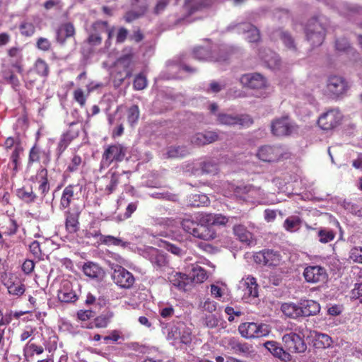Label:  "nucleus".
<instances>
[{
	"instance_id": "nucleus-1",
	"label": "nucleus",
	"mask_w": 362,
	"mask_h": 362,
	"mask_svg": "<svg viewBox=\"0 0 362 362\" xmlns=\"http://www.w3.org/2000/svg\"><path fill=\"white\" fill-rule=\"evenodd\" d=\"M204 219V213L188 214L182 218L181 226L185 232L195 238L204 240H213L216 238V231L206 228Z\"/></svg>"
},
{
	"instance_id": "nucleus-2",
	"label": "nucleus",
	"mask_w": 362,
	"mask_h": 362,
	"mask_svg": "<svg viewBox=\"0 0 362 362\" xmlns=\"http://www.w3.org/2000/svg\"><path fill=\"white\" fill-rule=\"evenodd\" d=\"M227 45H211L196 47L193 49V57L199 61L221 62L227 59L229 54Z\"/></svg>"
},
{
	"instance_id": "nucleus-3",
	"label": "nucleus",
	"mask_w": 362,
	"mask_h": 362,
	"mask_svg": "<svg viewBox=\"0 0 362 362\" xmlns=\"http://www.w3.org/2000/svg\"><path fill=\"white\" fill-rule=\"evenodd\" d=\"M305 33L307 40L313 47L320 45L325 38V28L322 25V18H313L308 21Z\"/></svg>"
},
{
	"instance_id": "nucleus-4",
	"label": "nucleus",
	"mask_w": 362,
	"mask_h": 362,
	"mask_svg": "<svg viewBox=\"0 0 362 362\" xmlns=\"http://www.w3.org/2000/svg\"><path fill=\"white\" fill-rule=\"evenodd\" d=\"M218 124L233 127L238 125L242 127H248L253 120L249 115H233L226 112H218L216 115Z\"/></svg>"
},
{
	"instance_id": "nucleus-5",
	"label": "nucleus",
	"mask_w": 362,
	"mask_h": 362,
	"mask_svg": "<svg viewBox=\"0 0 362 362\" xmlns=\"http://www.w3.org/2000/svg\"><path fill=\"white\" fill-rule=\"evenodd\" d=\"M240 335L246 339L266 337L270 332L269 326L263 323L244 322L238 327Z\"/></svg>"
},
{
	"instance_id": "nucleus-6",
	"label": "nucleus",
	"mask_w": 362,
	"mask_h": 362,
	"mask_svg": "<svg viewBox=\"0 0 362 362\" xmlns=\"http://www.w3.org/2000/svg\"><path fill=\"white\" fill-rule=\"evenodd\" d=\"M1 281L6 287L8 293L16 298L21 296L25 291L23 281L14 273H5L1 275Z\"/></svg>"
},
{
	"instance_id": "nucleus-7",
	"label": "nucleus",
	"mask_w": 362,
	"mask_h": 362,
	"mask_svg": "<svg viewBox=\"0 0 362 362\" xmlns=\"http://www.w3.org/2000/svg\"><path fill=\"white\" fill-rule=\"evenodd\" d=\"M349 89L347 81L339 76H330L327 80L325 94L332 98L344 95Z\"/></svg>"
},
{
	"instance_id": "nucleus-8",
	"label": "nucleus",
	"mask_w": 362,
	"mask_h": 362,
	"mask_svg": "<svg viewBox=\"0 0 362 362\" xmlns=\"http://www.w3.org/2000/svg\"><path fill=\"white\" fill-rule=\"evenodd\" d=\"M108 265L113 271L112 274L114 282L122 288H129L134 283L135 279L132 273L122 266L108 261Z\"/></svg>"
},
{
	"instance_id": "nucleus-9",
	"label": "nucleus",
	"mask_w": 362,
	"mask_h": 362,
	"mask_svg": "<svg viewBox=\"0 0 362 362\" xmlns=\"http://www.w3.org/2000/svg\"><path fill=\"white\" fill-rule=\"evenodd\" d=\"M273 134L282 136L292 135L298 132V126L288 117H282L274 120L271 125Z\"/></svg>"
},
{
	"instance_id": "nucleus-10",
	"label": "nucleus",
	"mask_w": 362,
	"mask_h": 362,
	"mask_svg": "<svg viewBox=\"0 0 362 362\" xmlns=\"http://www.w3.org/2000/svg\"><path fill=\"white\" fill-rule=\"evenodd\" d=\"M124 157V148L119 144L108 146L100 161V169L108 168L114 161L120 162Z\"/></svg>"
},
{
	"instance_id": "nucleus-11",
	"label": "nucleus",
	"mask_w": 362,
	"mask_h": 362,
	"mask_svg": "<svg viewBox=\"0 0 362 362\" xmlns=\"http://www.w3.org/2000/svg\"><path fill=\"white\" fill-rule=\"evenodd\" d=\"M282 341L285 348L289 352L303 353L307 349L303 336L296 332H291L284 334Z\"/></svg>"
},
{
	"instance_id": "nucleus-12",
	"label": "nucleus",
	"mask_w": 362,
	"mask_h": 362,
	"mask_svg": "<svg viewBox=\"0 0 362 362\" xmlns=\"http://www.w3.org/2000/svg\"><path fill=\"white\" fill-rule=\"evenodd\" d=\"M137 252L148 259L154 267L158 268H162L167 264L165 255L153 247L144 246L137 248Z\"/></svg>"
},
{
	"instance_id": "nucleus-13",
	"label": "nucleus",
	"mask_w": 362,
	"mask_h": 362,
	"mask_svg": "<svg viewBox=\"0 0 362 362\" xmlns=\"http://www.w3.org/2000/svg\"><path fill=\"white\" fill-rule=\"evenodd\" d=\"M284 148L279 145H264L259 148L257 156L264 162H274L284 157Z\"/></svg>"
},
{
	"instance_id": "nucleus-14",
	"label": "nucleus",
	"mask_w": 362,
	"mask_h": 362,
	"mask_svg": "<svg viewBox=\"0 0 362 362\" xmlns=\"http://www.w3.org/2000/svg\"><path fill=\"white\" fill-rule=\"evenodd\" d=\"M342 117V114L339 110L332 109L319 117L317 124L324 130H331L340 124Z\"/></svg>"
},
{
	"instance_id": "nucleus-15",
	"label": "nucleus",
	"mask_w": 362,
	"mask_h": 362,
	"mask_svg": "<svg viewBox=\"0 0 362 362\" xmlns=\"http://www.w3.org/2000/svg\"><path fill=\"white\" fill-rule=\"evenodd\" d=\"M228 30L246 35V39L250 42H257L260 37L258 29L247 22L232 23L228 27Z\"/></svg>"
},
{
	"instance_id": "nucleus-16",
	"label": "nucleus",
	"mask_w": 362,
	"mask_h": 362,
	"mask_svg": "<svg viewBox=\"0 0 362 362\" xmlns=\"http://www.w3.org/2000/svg\"><path fill=\"white\" fill-rule=\"evenodd\" d=\"M77 124V122H71L69 125V130L62 135L56 149L57 158L62 156L70 143L78 136L80 129L75 127Z\"/></svg>"
},
{
	"instance_id": "nucleus-17",
	"label": "nucleus",
	"mask_w": 362,
	"mask_h": 362,
	"mask_svg": "<svg viewBox=\"0 0 362 362\" xmlns=\"http://www.w3.org/2000/svg\"><path fill=\"white\" fill-rule=\"evenodd\" d=\"M254 260L257 264L272 267L279 264L281 257L277 251L263 250L255 254Z\"/></svg>"
},
{
	"instance_id": "nucleus-18",
	"label": "nucleus",
	"mask_w": 362,
	"mask_h": 362,
	"mask_svg": "<svg viewBox=\"0 0 362 362\" xmlns=\"http://www.w3.org/2000/svg\"><path fill=\"white\" fill-rule=\"evenodd\" d=\"M222 344L236 354L249 356L253 352L252 345L247 343H242L235 337H225L222 339Z\"/></svg>"
},
{
	"instance_id": "nucleus-19",
	"label": "nucleus",
	"mask_w": 362,
	"mask_h": 362,
	"mask_svg": "<svg viewBox=\"0 0 362 362\" xmlns=\"http://www.w3.org/2000/svg\"><path fill=\"white\" fill-rule=\"evenodd\" d=\"M303 276L308 283L324 282L327 278L326 269L319 265L308 266L303 272Z\"/></svg>"
},
{
	"instance_id": "nucleus-20",
	"label": "nucleus",
	"mask_w": 362,
	"mask_h": 362,
	"mask_svg": "<svg viewBox=\"0 0 362 362\" xmlns=\"http://www.w3.org/2000/svg\"><path fill=\"white\" fill-rule=\"evenodd\" d=\"M180 331L184 332L182 339L185 341L189 339V327L182 322L172 323L163 327V333L166 335L168 340H173L175 342L177 339V333Z\"/></svg>"
},
{
	"instance_id": "nucleus-21",
	"label": "nucleus",
	"mask_w": 362,
	"mask_h": 362,
	"mask_svg": "<svg viewBox=\"0 0 362 362\" xmlns=\"http://www.w3.org/2000/svg\"><path fill=\"white\" fill-rule=\"evenodd\" d=\"M137 46L139 45V50L137 54H141L144 60L150 57L153 53L154 40L151 35H144L137 30Z\"/></svg>"
},
{
	"instance_id": "nucleus-22",
	"label": "nucleus",
	"mask_w": 362,
	"mask_h": 362,
	"mask_svg": "<svg viewBox=\"0 0 362 362\" xmlns=\"http://www.w3.org/2000/svg\"><path fill=\"white\" fill-rule=\"evenodd\" d=\"M240 83L252 89H262L267 87L266 78L259 73L243 74L240 78Z\"/></svg>"
},
{
	"instance_id": "nucleus-23",
	"label": "nucleus",
	"mask_w": 362,
	"mask_h": 362,
	"mask_svg": "<svg viewBox=\"0 0 362 362\" xmlns=\"http://www.w3.org/2000/svg\"><path fill=\"white\" fill-rule=\"evenodd\" d=\"M219 135L214 131H206L202 133H197L191 137L190 141L196 146H204L214 143L218 140Z\"/></svg>"
},
{
	"instance_id": "nucleus-24",
	"label": "nucleus",
	"mask_w": 362,
	"mask_h": 362,
	"mask_svg": "<svg viewBox=\"0 0 362 362\" xmlns=\"http://www.w3.org/2000/svg\"><path fill=\"white\" fill-rule=\"evenodd\" d=\"M134 54L132 52L124 51L123 54L117 61V66L124 69V77L119 78L120 81H123L126 78L132 76V66H134Z\"/></svg>"
},
{
	"instance_id": "nucleus-25",
	"label": "nucleus",
	"mask_w": 362,
	"mask_h": 362,
	"mask_svg": "<svg viewBox=\"0 0 362 362\" xmlns=\"http://www.w3.org/2000/svg\"><path fill=\"white\" fill-rule=\"evenodd\" d=\"M82 270L86 276L96 281L102 280L105 274L104 269L98 264L90 261L84 263Z\"/></svg>"
},
{
	"instance_id": "nucleus-26",
	"label": "nucleus",
	"mask_w": 362,
	"mask_h": 362,
	"mask_svg": "<svg viewBox=\"0 0 362 362\" xmlns=\"http://www.w3.org/2000/svg\"><path fill=\"white\" fill-rule=\"evenodd\" d=\"M187 272L191 286L192 284L202 283L207 279L206 271L197 264L192 263L188 266Z\"/></svg>"
},
{
	"instance_id": "nucleus-27",
	"label": "nucleus",
	"mask_w": 362,
	"mask_h": 362,
	"mask_svg": "<svg viewBox=\"0 0 362 362\" xmlns=\"http://www.w3.org/2000/svg\"><path fill=\"white\" fill-rule=\"evenodd\" d=\"M239 288L244 291V296L256 298L258 296V285L256 279L251 276L243 278L240 281Z\"/></svg>"
},
{
	"instance_id": "nucleus-28",
	"label": "nucleus",
	"mask_w": 362,
	"mask_h": 362,
	"mask_svg": "<svg viewBox=\"0 0 362 362\" xmlns=\"http://www.w3.org/2000/svg\"><path fill=\"white\" fill-rule=\"evenodd\" d=\"M75 34V28L71 23L61 24L56 30V40L60 45H64L67 39L73 37Z\"/></svg>"
},
{
	"instance_id": "nucleus-29",
	"label": "nucleus",
	"mask_w": 362,
	"mask_h": 362,
	"mask_svg": "<svg viewBox=\"0 0 362 362\" xmlns=\"http://www.w3.org/2000/svg\"><path fill=\"white\" fill-rule=\"evenodd\" d=\"M259 57L269 69H276L279 68L281 64L280 58L273 51L269 49H261L259 52Z\"/></svg>"
},
{
	"instance_id": "nucleus-30",
	"label": "nucleus",
	"mask_w": 362,
	"mask_h": 362,
	"mask_svg": "<svg viewBox=\"0 0 362 362\" xmlns=\"http://www.w3.org/2000/svg\"><path fill=\"white\" fill-rule=\"evenodd\" d=\"M42 160V163L47 165L50 161L49 151L42 150L35 145L30 151L28 158V165Z\"/></svg>"
},
{
	"instance_id": "nucleus-31",
	"label": "nucleus",
	"mask_w": 362,
	"mask_h": 362,
	"mask_svg": "<svg viewBox=\"0 0 362 362\" xmlns=\"http://www.w3.org/2000/svg\"><path fill=\"white\" fill-rule=\"evenodd\" d=\"M301 317L317 315L320 310V304L313 300L303 299L299 303Z\"/></svg>"
},
{
	"instance_id": "nucleus-32",
	"label": "nucleus",
	"mask_w": 362,
	"mask_h": 362,
	"mask_svg": "<svg viewBox=\"0 0 362 362\" xmlns=\"http://www.w3.org/2000/svg\"><path fill=\"white\" fill-rule=\"evenodd\" d=\"M169 280L175 287L180 291H185L190 288L191 285L187 274L175 272L170 275Z\"/></svg>"
},
{
	"instance_id": "nucleus-33",
	"label": "nucleus",
	"mask_w": 362,
	"mask_h": 362,
	"mask_svg": "<svg viewBox=\"0 0 362 362\" xmlns=\"http://www.w3.org/2000/svg\"><path fill=\"white\" fill-rule=\"evenodd\" d=\"M264 345V347L275 357H277L284 361H287L291 359V355L289 353L284 350L282 347L279 346L277 342L274 341H267Z\"/></svg>"
},
{
	"instance_id": "nucleus-34",
	"label": "nucleus",
	"mask_w": 362,
	"mask_h": 362,
	"mask_svg": "<svg viewBox=\"0 0 362 362\" xmlns=\"http://www.w3.org/2000/svg\"><path fill=\"white\" fill-rule=\"evenodd\" d=\"M204 222L205 223L206 228H208L210 230H214L212 228V226H223L228 221L227 217L222 216L221 214H216L204 213Z\"/></svg>"
},
{
	"instance_id": "nucleus-35",
	"label": "nucleus",
	"mask_w": 362,
	"mask_h": 362,
	"mask_svg": "<svg viewBox=\"0 0 362 362\" xmlns=\"http://www.w3.org/2000/svg\"><path fill=\"white\" fill-rule=\"evenodd\" d=\"M107 25L108 24L107 21H96L93 24L92 28L93 32L89 35V37L88 38V42L90 45L93 46H97L100 45L102 42V37L100 36V33L98 32V30L107 28Z\"/></svg>"
},
{
	"instance_id": "nucleus-36",
	"label": "nucleus",
	"mask_w": 362,
	"mask_h": 362,
	"mask_svg": "<svg viewBox=\"0 0 362 362\" xmlns=\"http://www.w3.org/2000/svg\"><path fill=\"white\" fill-rule=\"evenodd\" d=\"M35 180L40 184L38 191L42 197H44L49 190V184L47 180V170L45 168H42L37 171L35 175Z\"/></svg>"
},
{
	"instance_id": "nucleus-37",
	"label": "nucleus",
	"mask_w": 362,
	"mask_h": 362,
	"mask_svg": "<svg viewBox=\"0 0 362 362\" xmlns=\"http://www.w3.org/2000/svg\"><path fill=\"white\" fill-rule=\"evenodd\" d=\"M189 151L184 146H170L167 148L165 153L163 154L165 158H180L186 156Z\"/></svg>"
},
{
	"instance_id": "nucleus-38",
	"label": "nucleus",
	"mask_w": 362,
	"mask_h": 362,
	"mask_svg": "<svg viewBox=\"0 0 362 362\" xmlns=\"http://www.w3.org/2000/svg\"><path fill=\"white\" fill-rule=\"evenodd\" d=\"M58 298L60 301L70 303L76 299V295L71 288L69 282H65L58 292Z\"/></svg>"
},
{
	"instance_id": "nucleus-39",
	"label": "nucleus",
	"mask_w": 362,
	"mask_h": 362,
	"mask_svg": "<svg viewBox=\"0 0 362 362\" xmlns=\"http://www.w3.org/2000/svg\"><path fill=\"white\" fill-rule=\"evenodd\" d=\"M211 0H185V8L187 10L189 14H192L196 11H200L211 5Z\"/></svg>"
},
{
	"instance_id": "nucleus-40",
	"label": "nucleus",
	"mask_w": 362,
	"mask_h": 362,
	"mask_svg": "<svg viewBox=\"0 0 362 362\" xmlns=\"http://www.w3.org/2000/svg\"><path fill=\"white\" fill-rule=\"evenodd\" d=\"M281 312L287 317L296 319L301 317L299 304L294 303H284L281 306Z\"/></svg>"
},
{
	"instance_id": "nucleus-41",
	"label": "nucleus",
	"mask_w": 362,
	"mask_h": 362,
	"mask_svg": "<svg viewBox=\"0 0 362 362\" xmlns=\"http://www.w3.org/2000/svg\"><path fill=\"white\" fill-rule=\"evenodd\" d=\"M275 35L279 37L280 40L282 41L284 46L292 51H296V45L294 39L286 31L278 30L274 33Z\"/></svg>"
},
{
	"instance_id": "nucleus-42",
	"label": "nucleus",
	"mask_w": 362,
	"mask_h": 362,
	"mask_svg": "<svg viewBox=\"0 0 362 362\" xmlns=\"http://www.w3.org/2000/svg\"><path fill=\"white\" fill-rule=\"evenodd\" d=\"M74 187L70 185L64 189L60 200L61 208L66 209L69 206L74 194Z\"/></svg>"
},
{
	"instance_id": "nucleus-43",
	"label": "nucleus",
	"mask_w": 362,
	"mask_h": 362,
	"mask_svg": "<svg viewBox=\"0 0 362 362\" xmlns=\"http://www.w3.org/2000/svg\"><path fill=\"white\" fill-rule=\"evenodd\" d=\"M78 216L76 213H67L66 218V228L69 233H76L78 230Z\"/></svg>"
},
{
	"instance_id": "nucleus-44",
	"label": "nucleus",
	"mask_w": 362,
	"mask_h": 362,
	"mask_svg": "<svg viewBox=\"0 0 362 362\" xmlns=\"http://www.w3.org/2000/svg\"><path fill=\"white\" fill-rule=\"evenodd\" d=\"M245 189L248 196L253 198L256 202L259 204H265L267 202L264 199V192L262 189L250 185L247 186Z\"/></svg>"
},
{
	"instance_id": "nucleus-45",
	"label": "nucleus",
	"mask_w": 362,
	"mask_h": 362,
	"mask_svg": "<svg viewBox=\"0 0 362 362\" xmlns=\"http://www.w3.org/2000/svg\"><path fill=\"white\" fill-rule=\"evenodd\" d=\"M209 203L208 197L204 194H194L189 197L188 204L192 206L199 207Z\"/></svg>"
},
{
	"instance_id": "nucleus-46",
	"label": "nucleus",
	"mask_w": 362,
	"mask_h": 362,
	"mask_svg": "<svg viewBox=\"0 0 362 362\" xmlns=\"http://www.w3.org/2000/svg\"><path fill=\"white\" fill-rule=\"evenodd\" d=\"M202 172L206 174L215 175L218 173V163L215 159H207L201 163Z\"/></svg>"
},
{
	"instance_id": "nucleus-47",
	"label": "nucleus",
	"mask_w": 362,
	"mask_h": 362,
	"mask_svg": "<svg viewBox=\"0 0 362 362\" xmlns=\"http://www.w3.org/2000/svg\"><path fill=\"white\" fill-rule=\"evenodd\" d=\"M100 242L107 245H116L122 247H126L129 245V243L112 235H100Z\"/></svg>"
},
{
	"instance_id": "nucleus-48",
	"label": "nucleus",
	"mask_w": 362,
	"mask_h": 362,
	"mask_svg": "<svg viewBox=\"0 0 362 362\" xmlns=\"http://www.w3.org/2000/svg\"><path fill=\"white\" fill-rule=\"evenodd\" d=\"M234 233L241 242L247 243L252 239V234L244 226L238 225L234 226Z\"/></svg>"
},
{
	"instance_id": "nucleus-49",
	"label": "nucleus",
	"mask_w": 362,
	"mask_h": 362,
	"mask_svg": "<svg viewBox=\"0 0 362 362\" xmlns=\"http://www.w3.org/2000/svg\"><path fill=\"white\" fill-rule=\"evenodd\" d=\"M156 244L158 247H163L177 256H181L183 254V250L180 247L168 242L167 240H159L157 241Z\"/></svg>"
},
{
	"instance_id": "nucleus-50",
	"label": "nucleus",
	"mask_w": 362,
	"mask_h": 362,
	"mask_svg": "<svg viewBox=\"0 0 362 362\" xmlns=\"http://www.w3.org/2000/svg\"><path fill=\"white\" fill-rule=\"evenodd\" d=\"M300 219L298 216H291L287 218L284 223V228L290 232H293L300 228Z\"/></svg>"
},
{
	"instance_id": "nucleus-51",
	"label": "nucleus",
	"mask_w": 362,
	"mask_h": 362,
	"mask_svg": "<svg viewBox=\"0 0 362 362\" xmlns=\"http://www.w3.org/2000/svg\"><path fill=\"white\" fill-rule=\"evenodd\" d=\"M43 351L44 349L42 346L30 343H28L23 349L24 356L27 358L33 357L35 354H41Z\"/></svg>"
},
{
	"instance_id": "nucleus-52",
	"label": "nucleus",
	"mask_w": 362,
	"mask_h": 362,
	"mask_svg": "<svg viewBox=\"0 0 362 362\" xmlns=\"http://www.w3.org/2000/svg\"><path fill=\"white\" fill-rule=\"evenodd\" d=\"M317 235L319 237V241L322 243H327L334 240L335 233L329 228H320Z\"/></svg>"
},
{
	"instance_id": "nucleus-53",
	"label": "nucleus",
	"mask_w": 362,
	"mask_h": 362,
	"mask_svg": "<svg viewBox=\"0 0 362 362\" xmlns=\"http://www.w3.org/2000/svg\"><path fill=\"white\" fill-rule=\"evenodd\" d=\"M34 71L39 76L46 77L49 74V67L43 59H37L34 65Z\"/></svg>"
},
{
	"instance_id": "nucleus-54",
	"label": "nucleus",
	"mask_w": 362,
	"mask_h": 362,
	"mask_svg": "<svg viewBox=\"0 0 362 362\" xmlns=\"http://www.w3.org/2000/svg\"><path fill=\"white\" fill-rule=\"evenodd\" d=\"M336 49L339 52H344L348 54H354V49L351 47L349 42L345 37L339 38L336 41Z\"/></svg>"
},
{
	"instance_id": "nucleus-55",
	"label": "nucleus",
	"mask_w": 362,
	"mask_h": 362,
	"mask_svg": "<svg viewBox=\"0 0 362 362\" xmlns=\"http://www.w3.org/2000/svg\"><path fill=\"white\" fill-rule=\"evenodd\" d=\"M23 151V148L20 144L15 146V148L11 156V164L13 165V171L16 173L18 171L19 165V154Z\"/></svg>"
},
{
	"instance_id": "nucleus-56",
	"label": "nucleus",
	"mask_w": 362,
	"mask_h": 362,
	"mask_svg": "<svg viewBox=\"0 0 362 362\" xmlns=\"http://www.w3.org/2000/svg\"><path fill=\"white\" fill-rule=\"evenodd\" d=\"M19 29L21 35L26 37L32 36L35 31V25L32 23L28 22L22 23L19 26Z\"/></svg>"
},
{
	"instance_id": "nucleus-57",
	"label": "nucleus",
	"mask_w": 362,
	"mask_h": 362,
	"mask_svg": "<svg viewBox=\"0 0 362 362\" xmlns=\"http://www.w3.org/2000/svg\"><path fill=\"white\" fill-rule=\"evenodd\" d=\"M173 223L174 220L167 219L165 220V226H167V228L163 230H160L159 232H156V235L162 236V237H171L174 233L173 229Z\"/></svg>"
},
{
	"instance_id": "nucleus-58",
	"label": "nucleus",
	"mask_w": 362,
	"mask_h": 362,
	"mask_svg": "<svg viewBox=\"0 0 362 362\" xmlns=\"http://www.w3.org/2000/svg\"><path fill=\"white\" fill-rule=\"evenodd\" d=\"M18 196L26 202H33L36 199V194L30 190V192L21 189L18 191Z\"/></svg>"
},
{
	"instance_id": "nucleus-59",
	"label": "nucleus",
	"mask_w": 362,
	"mask_h": 362,
	"mask_svg": "<svg viewBox=\"0 0 362 362\" xmlns=\"http://www.w3.org/2000/svg\"><path fill=\"white\" fill-rule=\"evenodd\" d=\"M349 258L354 262L362 264V247H355L350 250Z\"/></svg>"
},
{
	"instance_id": "nucleus-60",
	"label": "nucleus",
	"mask_w": 362,
	"mask_h": 362,
	"mask_svg": "<svg viewBox=\"0 0 362 362\" xmlns=\"http://www.w3.org/2000/svg\"><path fill=\"white\" fill-rule=\"evenodd\" d=\"M81 158L78 155H74L68 165L67 170L71 173L77 171L81 164Z\"/></svg>"
},
{
	"instance_id": "nucleus-61",
	"label": "nucleus",
	"mask_w": 362,
	"mask_h": 362,
	"mask_svg": "<svg viewBox=\"0 0 362 362\" xmlns=\"http://www.w3.org/2000/svg\"><path fill=\"white\" fill-rule=\"evenodd\" d=\"M351 296L362 303V283L355 284L354 288L351 291Z\"/></svg>"
},
{
	"instance_id": "nucleus-62",
	"label": "nucleus",
	"mask_w": 362,
	"mask_h": 362,
	"mask_svg": "<svg viewBox=\"0 0 362 362\" xmlns=\"http://www.w3.org/2000/svg\"><path fill=\"white\" fill-rule=\"evenodd\" d=\"M4 78L8 83L11 84L13 88H16L20 84L17 76L13 73H4Z\"/></svg>"
},
{
	"instance_id": "nucleus-63",
	"label": "nucleus",
	"mask_w": 362,
	"mask_h": 362,
	"mask_svg": "<svg viewBox=\"0 0 362 362\" xmlns=\"http://www.w3.org/2000/svg\"><path fill=\"white\" fill-rule=\"evenodd\" d=\"M225 83H221V82H218V81H213L210 83L209 84V87L207 90V92H209V93H218L220 92L223 88H225Z\"/></svg>"
},
{
	"instance_id": "nucleus-64",
	"label": "nucleus",
	"mask_w": 362,
	"mask_h": 362,
	"mask_svg": "<svg viewBox=\"0 0 362 362\" xmlns=\"http://www.w3.org/2000/svg\"><path fill=\"white\" fill-rule=\"evenodd\" d=\"M37 47L42 51H48L51 47V43L47 38L40 37L37 41Z\"/></svg>"
}]
</instances>
